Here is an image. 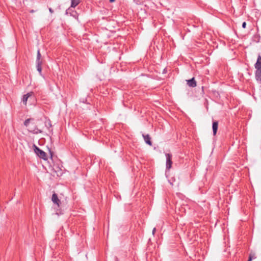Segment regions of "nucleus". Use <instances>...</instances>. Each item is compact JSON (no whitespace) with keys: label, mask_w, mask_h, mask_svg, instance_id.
I'll return each instance as SVG.
<instances>
[{"label":"nucleus","mask_w":261,"mask_h":261,"mask_svg":"<svg viewBox=\"0 0 261 261\" xmlns=\"http://www.w3.org/2000/svg\"><path fill=\"white\" fill-rule=\"evenodd\" d=\"M34 152L40 158L46 161L47 160V156L46 153L40 149L36 145H34Z\"/></svg>","instance_id":"f257e3e1"},{"label":"nucleus","mask_w":261,"mask_h":261,"mask_svg":"<svg viewBox=\"0 0 261 261\" xmlns=\"http://www.w3.org/2000/svg\"><path fill=\"white\" fill-rule=\"evenodd\" d=\"M165 155L166 157V169L169 170L172 165V154L170 153H166Z\"/></svg>","instance_id":"f03ea898"},{"label":"nucleus","mask_w":261,"mask_h":261,"mask_svg":"<svg viewBox=\"0 0 261 261\" xmlns=\"http://www.w3.org/2000/svg\"><path fill=\"white\" fill-rule=\"evenodd\" d=\"M142 136L145 143L149 146H152V142L151 141V138L150 135L149 134H143Z\"/></svg>","instance_id":"7ed1b4c3"},{"label":"nucleus","mask_w":261,"mask_h":261,"mask_svg":"<svg viewBox=\"0 0 261 261\" xmlns=\"http://www.w3.org/2000/svg\"><path fill=\"white\" fill-rule=\"evenodd\" d=\"M51 200L55 204H56L58 206H59L60 200L59 199L58 195L56 193H54L53 194Z\"/></svg>","instance_id":"20e7f679"},{"label":"nucleus","mask_w":261,"mask_h":261,"mask_svg":"<svg viewBox=\"0 0 261 261\" xmlns=\"http://www.w3.org/2000/svg\"><path fill=\"white\" fill-rule=\"evenodd\" d=\"M187 85L190 87L194 88L197 85L196 82L194 77H193L190 80H187Z\"/></svg>","instance_id":"39448f33"},{"label":"nucleus","mask_w":261,"mask_h":261,"mask_svg":"<svg viewBox=\"0 0 261 261\" xmlns=\"http://www.w3.org/2000/svg\"><path fill=\"white\" fill-rule=\"evenodd\" d=\"M33 94V92H29V93H27L26 94H24L23 96L22 101L25 105H27V100H28L29 97L32 96Z\"/></svg>","instance_id":"423d86ee"},{"label":"nucleus","mask_w":261,"mask_h":261,"mask_svg":"<svg viewBox=\"0 0 261 261\" xmlns=\"http://www.w3.org/2000/svg\"><path fill=\"white\" fill-rule=\"evenodd\" d=\"M256 69H261V56L258 55L256 63L254 65Z\"/></svg>","instance_id":"0eeeda50"},{"label":"nucleus","mask_w":261,"mask_h":261,"mask_svg":"<svg viewBox=\"0 0 261 261\" xmlns=\"http://www.w3.org/2000/svg\"><path fill=\"white\" fill-rule=\"evenodd\" d=\"M218 127V122L217 121H213V125H212V128H213V135L215 136L216 135Z\"/></svg>","instance_id":"6e6552de"},{"label":"nucleus","mask_w":261,"mask_h":261,"mask_svg":"<svg viewBox=\"0 0 261 261\" xmlns=\"http://www.w3.org/2000/svg\"><path fill=\"white\" fill-rule=\"evenodd\" d=\"M255 75L256 81L261 82V69H256Z\"/></svg>","instance_id":"1a4fd4ad"},{"label":"nucleus","mask_w":261,"mask_h":261,"mask_svg":"<svg viewBox=\"0 0 261 261\" xmlns=\"http://www.w3.org/2000/svg\"><path fill=\"white\" fill-rule=\"evenodd\" d=\"M81 2V0H71V7L75 8Z\"/></svg>","instance_id":"9d476101"},{"label":"nucleus","mask_w":261,"mask_h":261,"mask_svg":"<svg viewBox=\"0 0 261 261\" xmlns=\"http://www.w3.org/2000/svg\"><path fill=\"white\" fill-rule=\"evenodd\" d=\"M45 126L47 129H49L51 126L52 124L49 119H46L44 122Z\"/></svg>","instance_id":"9b49d317"},{"label":"nucleus","mask_w":261,"mask_h":261,"mask_svg":"<svg viewBox=\"0 0 261 261\" xmlns=\"http://www.w3.org/2000/svg\"><path fill=\"white\" fill-rule=\"evenodd\" d=\"M32 132L33 133V134H41L42 133V130H41V129H38L37 127H35L34 128V129H33L32 130Z\"/></svg>","instance_id":"f8f14e48"},{"label":"nucleus","mask_w":261,"mask_h":261,"mask_svg":"<svg viewBox=\"0 0 261 261\" xmlns=\"http://www.w3.org/2000/svg\"><path fill=\"white\" fill-rule=\"evenodd\" d=\"M40 58H41V54L40 53V50H38L37 51V59H36V63H41L40 61Z\"/></svg>","instance_id":"ddd939ff"},{"label":"nucleus","mask_w":261,"mask_h":261,"mask_svg":"<svg viewBox=\"0 0 261 261\" xmlns=\"http://www.w3.org/2000/svg\"><path fill=\"white\" fill-rule=\"evenodd\" d=\"M41 64L42 63H36L37 64V69L39 72L40 73H41Z\"/></svg>","instance_id":"4468645a"},{"label":"nucleus","mask_w":261,"mask_h":261,"mask_svg":"<svg viewBox=\"0 0 261 261\" xmlns=\"http://www.w3.org/2000/svg\"><path fill=\"white\" fill-rule=\"evenodd\" d=\"M256 255H255V253L253 252V251H251L250 254H249V258H251V259H255L256 258Z\"/></svg>","instance_id":"2eb2a0df"},{"label":"nucleus","mask_w":261,"mask_h":261,"mask_svg":"<svg viewBox=\"0 0 261 261\" xmlns=\"http://www.w3.org/2000/svg\"><path fill=\"white\" fill-rule=\"evenodd\" d=\"M32 120V118H29V119H26L24 122V125L25 126H28L31 121V120Z\"/></svg>","instance_id":"dca6fc26"},{"label":"nucleus","mask_w":261,"mask_h":261,"mask_svg":"<svg viewBox=\"0 0 261 261\" xmlns=\"http://www.w3.org/2000/svg\"><path fill=\"white\" fill-rule=\"evenodd\" d=\"M231 246H227L225 250V252H228V255L230 254Z\"/></svg>","instance_id":"f3484780"},{"label":"nucleus","mask_w":261,"mask_h":261,"mask_svg":"<svg viewBox=\"0 0 261 261\" xmlns=\"http://www.w3.org/2000/svg\"><path fill=\"white\" fill-rule=\"evenodd\" d=\"M246 27V22H243L242 23V28L245 29Z\"/></svg>","instance_id":"a211bd4d"},{"label":"nucleus","mask_w":261,"mask_h":261,"mask_svg":"<svg viewBox=\"0 0 261 261\" xmlns=\"http://www.w3.org/2000/svg\"><path fill=\"white\" fill-rule=\"evenodd\" d=\"M49 11L50 12V13H53L54 12V11L51 8H49Z\"/></svg>","instance_id":"6ab92c4d"},{"label":"nucleus","mask_w":261,"mask_h":261,"mask_svg":"<svg viewBox=\"0 0 261 261\" xmlns=\"http://www.w3.org/2000/svg\"><path fill=\"white\" fill-rule=\"evenodd\" d=\"M156 231V228L154 227L152 230V234L154 235L155 232Z\"/></svg>","instance_id":"aec40b11"},{"label":"nucleus","mask_w":261,"mask_h":261,"mask_svg":"<svg viewBox=\"0 0 261 261\" xmlns=\"http://www.w3.org/2000/svg\"><path fill=\"white\" fill-rule=\"evenodd\" d=\"M35 11L34 10H32L30 11V13H34Z\"/></svg>","instance_id":"412c9836"},{"label":"nucleus","mask_w":261,"mask_h":261,"mask_svg":"<svg viewBox=\"0 0 261 261\" xmlns=\"http://www.w3.org/2000/svg\"><path fill=\"white\" fill-rule=\"evenodd\" d=\"M115 0H110V2L111 3L114 2Z\"/></svg>","instance_id":"4be33fe9"},{"label":"nucleus","mask_w":261,"mask_h":261,"mask_svg":"<svg viewBox=\"0 0 261 261\" xmlns=\"http://www.w3.org/2000/svg\"><path fill=\"white\" fill-rule=\"evenodd\" d=\"M252 259H251V258H248V261H252Z\"/></svg>","instance_id":"5701e85b"},{"label":"nucleus","mask_w":261,"mask_h":261,"mask_svg":"<svg viewBox=\"0 0 261 261\" xmlns=\"http://www.w3.org/2000/svg\"><path fill=\"white\" fill-rule=\"evenodd\" d=\"M156 243H157L158 244H160V243H161V242H156Z\"/></svg>","instance_id":"b1692460"}]
</instances>
